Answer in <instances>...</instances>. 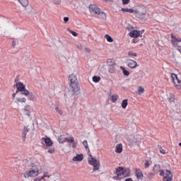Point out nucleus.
<instances>
[{
    "instance_id": "1",
    "label": "nucleus",
    "mask_w": 181,
    "mask_h": 181,
    "mask_svg": "<svg viewBox=\"0 0 181 181\" xmlns=\"http://www.w3.org/2000/svg\"><path fill=\"white\" fill-rule=\"evenodd\" d=\"M89 11L92 16H98L99 18L105 21L107 19V14L101 11V8H98L95 4H90L89 6Z\"/></svg>"
},
{
    "instance_id": "2",
    "label": "nucleus",
    "mask_w": 181,
    "mask_h": 181,
    "mask_svg": "<svg viewBox=\"0 0 181 181\" xmlns=\"http://www.w3.org/2000/svg\"><path fill=\"white\" fill-rule=\"evenodd\" d=\"M69 87L72 90L73 93L75 94H78L80 93V85L78 84V79L77 76L72 74L69 76Z\"/></svg>"
},
{
    "instance_id": "3",
    "label": "nucleus",
    "mask_w": 181,
    "mask_h": 181,
    "mask_svg": "<svg viewBox=\"0 0 181 181\" xmlns=\"http://www.w3.org/2000/svg\"><path fill=\"white\" fill-rule=\"evenodd\" d=\"M40 170H42L40 165H33V168L24 173L23 176L25 179H28V177H36V176L40 175Z\"/></svg>"
},
{
    "instance_id": "4",
    "label": "nucleus",
    "mask_w": 181,
    "mask_h": 181,
    "mask_svg": "<svg viewBox=\"0 0 181 181\" xmlns=\"http://www.w3.org/2000/svg\"><path fill=\"white\" fill-rule=\"evenodd\" d=\"M16 87H17V91L16 93H19V91L21 92V94H22L23 95H29V94H30L29 93V90H26L25 88V84H23L22 82H18L16 83Z\"/></svg>"
},
{
    "instance_id": "5",
    "label": "nucleus",
    "mask_w": 181,
    "mask_h": 181,
    "mask_svg": "<svg viewBox=\"0 0 181 181\" xmlns=\"http://www.w3.org/2000/svg\"><path fill=\"white\" fill-rule=\"evenodd\" d=\"M88 163L89 165L93 166V172H97V170H100V165L99 160L90 157V158H88Z\"/></svg>"
},
{
    "instance_id": "6",
    "label": "nucleus",
    "mask_w": 181,
    "mask_h": 181,
    "mask_svg": "<svg viewBox=\"0 0 181 181\" xmlns=\"http://www.w3.org/2000/svg\"><path fill=\"white\" fill-rule=\"evenodd\" d=\"M172 81L174 84V87L177 90H181V80L179 79L176 74H171Z\"/></svg>"
},
{
    "instance_id": "7",
    "label": "nucleus",
    "mask_w": 181,
    "mask_h": 181,
    "mask_svg": "<svg viewBox=\"0 0 181 181\" xmlns=\"http://www.w3.org/2000/svg\"><path fill=\"white\" fill-rule=\"evenodd\" d=\"M116 174L117 177H115L114 179H122V177L128 176V174H127V170H124L122 167L117 168Z\"/></svg>"
},
{
    "instance_id": "8",
    "label": "nucleus",
    "mask_w": 181,
    "mask_h": 181,
    "mask_svg": "<svg viewBox=\"0 0 181 181\" xmlns=\"http://www.w3.org/2000/svg\"><path fill=\"white\" fill-rule=\"evenodd\" d=\"M160 175L164 176V181H172V180L173 179V175L172 174V172H170V170H167L165 171V173L164 170H160Z\"/></svg>"
},
{
    "instance_id": "9",
    "label": "nucleus",
    "mask_w": 181,
    "mask_h": 181,
    "mask_svg": "<svg viewBox=\"0 0 181 181\" xmlns=\"http://www.w3.org/2000/svg\"><path fill=\"white\" fill-rule=\"evenodd\" d=\"M64 142H69V144H72V148L77 147V143L74 141V137L73 136L69 138H64V141H62V138L59 139V144H64Z\"/></svg>"
},
{
    "instance_id": "10",
    "label": "nucleus",
    "mask_w": 181,
    "mask_h": 181,
    "mask_svg": "<svg viewBox=\"0 0 181 181\" xmlns=\"http://www.w3.org/2000/svg\"><path fill=\"white\" fill-rule=\"evenodd\" d=\"M136 18L139 19H145V16L146 15V12H142L141 10H135L134 12Z\"/></svg>"
},
{
    "instance_id": "11",
    "label": "nucleus",
    "mask_w": 181,
    "mask_h": 181,
    "mask_svg": "<svg viewBox=\"0 0 181 181\" xmlns=\"http://www.w3.org/2000/svg\"><path fill=\"white\" fill-rule=\"evenodd\" d=\"M21 112H23V114L24 115H27L28 117H30V114H31V110H30V105H26L24 108H23L21 110Z\"/></svg>"
},
{
    "instance_id": "12",
    "label": "nucleus",
    "mask_w": 181,
    "mask_h": 181,
    "mask_svg": "<svg viewBox=\"0 0 181 181\" xmlns=\"http://www.w3.org/2000/svg\"><path fill=\"white\" fill-rule=\"evenodd\" d=\"M107 64L108 67H112V69L117 67V64L115 63V59H107Z\"/></svg>"
},
{
    "instance_id": "13",
    "label": "nucleus",
    "mask_w": 181,
    "mask_h": 181,
    "mask_svg": "<svg viewBox=\"0 0 181 181\" xmlns=\"http://www.w3.org/2000/svg\"><path fill=\"white\" fill-rule=\"evenodd\" d=\"M84 159V156L83 154H76V156H74L72 158V160L74 162H81Z\"/></svg>"
},
{
    "instance_id": "14",
    "label": "nucleus",
    "mask_w": 181,
    "mask_h": 181,
    "mask_svg": "<svg viewBox=\"0 0 181 181\" xmlns=\"http://www.w3.org/2000/svg\"><path fill=\"white\" fill-rule=\"evenodd\" d=\"M128 67L130 69H135V67H137L138 64H136V62L134 60H129L127 64Z\"/></svg>"
},
{
    "instance_id": "15",
    "label": "nucleus",
    "mask_w": 181,
    "mask_h": 181,
    "mask_svg": "<svg viewBox=\"0 0 181 181\" xmlns=\"http://www.w3.org/2000/svg\"><path fill=\"white\" fill-rule=\"evenodd\" d=\"M42 141L45 142V145H47V146H52V145H53V141H52V139H50V138H42Z\"/></svg>"
},
{
    "instance_id": "16",
    "label": "nucleus",
    "mask_w": 181,
    "mask_h": 181,
    "mask_svg": "<svg viewBox=\"0 0 181 181\" xmlns=\"http://www.w3.org/2000/svg\"><path fill=\"white\" fill-rule=\"evenodd\" d=\"M139 35H140L139 32L135 30H134L129 33V36H131V37L136 38V37H139Z\"/></svg>"
},
{
    "instance_id": "17",
    "label": "nucleus",
    "mask_w": 181,
    "mask_h": 181,
    "mask_svg": "<svg viewBox=\"0 0 181 181\" xmlns=\"http://www.w3.org/2000/svg\"><path fill=\"white\" fill-rule=\"evenodd\" d=\"M172 38H173L172 43L173 45H175V46H177V45H179V42H181L180 38H176V37H174L173 36L172 37Z\"/></svg>"
},
{
    "instance_id": "18",
    "label": "nucleus",
    "mask_w": 181,
    "mask_h": 181,
    "mask_svg": "<svg viewBox=\"0 0 181 181\" xmlns=\"http://www.w3.org/2000/svg\"><path fill=\"white\" fill-rule=\"evenodd\" d=\"M115 152L116 153H121V152H122V144L117 145Z\"/></svg>"
},
{
    "instance_id": "19",
    "label": "nucleus",
    "mask_w": 181,
    "mask_h": 181,
    "mask_svg": "<svg viewBox=\"0 0 181 181\" xmlns=\"http://www.w3.org/2000/svg\"><path fill=\"white\" fill-rule=\"evenodd\" d=\"M136 176L137 179H142L144 177V174L141 170H136Z\"/></svg>"
},
{
    "instance_id": "20",
    "label": "nucleus",
    "mask_w": 181,
    "mask_h": 181,
    "mask_svg": "<svg viewBox=\"0 0 181 181\" xmlns=\"http://www.w3.org/2000/svg\"><path fill=\"white\" fill-rule=\"evenodd\" d=\"M18 2L22 5V6H24L26 8L28 5H29V1L28 0H18Z\"/></svg>"
},
{
    "instance_id": "21",
    "label": "nucleus",
    "mask_w": 181,
    "mask_h": 181,
    "mask_svg": "<svg viewBox=\"0 0 181 181\" xmlns=\"http://www.w3.org/2000/svg\"><path fill=\"white\" fill-rule=\"evenodd\" d=\"M121 11L122 12H127L129 13H134V12H135V10H134V8H122L121 9Z\"/></svg>"
},
{
    "instance_id": "22",
    "label": "nucleus",
    "mask_w": 181,
    "mask_h": 181,
    "mask_svg": "<svg viewBox=\"0 0 181 181\" xmlns=\"http://www.w3.org/2000/svg\"><path fill=\"white\" fill-rule=\"evenodd\" d=\"M168 103H170V104H173V103H175V101H176V99L175 98V96L173 95H170L168 98Z\"/></svg>"
},
{
    "instance_id": "23",
    "label": "nucleus",
    "mask_w": 181,
    "mask_h": 181,
    "mask_svg": "<svg viewBox=\"0 0 181 181\" xmlns=\"http://www.w3.org/2000/svg\"><path fill=\"white\" fill-rule=\"evenodd\" d=\"M154 173H158L160 171V165L159 164H156L153 168Z\"/></svg>"
},
{
    "instance_id": "24",
    "label": "nucleus",
    "mask_w": 181,
    "mask_h": 181,
    "mask_svg": "<svg viewBox=\"0 0 181 181\" xmlns=\"http://www.w3.org/2000/svg\"><path fill=\"white\" fill-rule=\"evenodd\" d=\"M54 110L57 114H59V115H63V110H62V109H60L59 106H55Z\"/></svg>"
},
{
    "instance_id": "25",
    "label": "nucleus",
    "mask_w": 181,
    "mask_h": 181,
    "mask_svg": "<svg viewBox=\"0 0 181 181\" xmlns=\"http://www.w3.org/2000/svg\"><path fill=\"white\" fill-rule=\"evenodd\" d=\"M105 37L107 40V42H110V43H112V42H114V39H112V37L108 34L105 35Z\"/></svg>"
},
{
    "instance_id": "26",
    "label": "nucleus",
    "mask_w": 181,
    "mask_h": 181,
    "mask_svg": "<svg viewBox=\"0 0 181 181\" xmlns=\"http://www.w3.org/2000/svg\"><path fill=\"white\" fill-rule=\"evenodd\" d=\"M128 105V100L124 99L122 103V107L125 110L127 108V106Z\"/></svg>"
},
{
    "instance_id": "27",
    "label": "nucleus",
    "mask_w": 181,
    "mask_h": 181,
    "mask_svg": "<svg viewBox=\"0 0 181 181\" xmlns=\"http://www.w3.org/2000/svg\"><path fill=\"white\" fill-rule=\"evenodd\" d=\"M138 91H139V95H142V94L145 93V88H144L142 86H139Z\"/></svg>"
},
{
    "instance_id": "28",
    "label": "nucleus",
    "mask_w": 181,
    "mask_h": 181,
    "mask_svg": "<svg viewBox=\"0 0 181 181\" xmlns=\"http://www.w3.org/2000/svg\"><path fill=\"white\" fill-rule=\"evenodd\" d=\"M92 80L94 83H98L100 80H101V78L100 76H95L92 78Z\"/></svg>"
},
{
    "instance_id": "29",
    "label": "nucleus",
    "mask_w": 181,
    "mask_h": 181,
    "mask_svg": "<svg viewBox=\"0 0 181 181\" xmlns=\"http://www.w3.org/2000/svg\"><path fill=\"white\" fill-rule=\"evenodd\" d=\"M16 101H18V103H26V98H17Z\"/></svg>"
},
{
    "instance_id": "30",
    "label": "nucleus",
    "mask_w": 181,
    "mask_h": 181,
    "mask_svg": "<svg viewBox=\"0 0 181 181\" xmlns=\"http://www.w3.org/2000/svg\"><path fill=\"white\" fill-rule=\"evenodd\" d=\"M119 97V96H118V95H112V101L113 103H116V101H117Z\"/></svg>"
},
{
    "instance_id": "31",
    "label": "nucleus",
    "mask_w": 181,
    "mask_h": 181,
    "mask_svg": "<svg viewBox=\"0 0 181 181\" xmlns=\"http://www.w3.org/2000/svg\"><path fill=\"white\" fill-rule=\"evenodd\" d=\"M29 132V128L28 127H24L23 130V135L25 137L26 134Z\"/></svg>"
},
{
    "instance_id": "32",
    "label": "nucleus",
    "mask_w": 181,
    "mask_h": 181,
    "mask_svg": "<svg viewBox=\"0 0 181 181\" xmlns=\"http://www.w3.org/2000/svg\"><path fill=\"white\" fill-rule=\"evenodd\" d=\"M68 32H69V33H71V35H73V36H74L75 37H77V33L71 30L70 28H67Z\"/></svg>"
},
{
    "instance_id": "33",
    "label": "nucleus",
    "mask_w": 181,
    "mask_h": 181,
    "mask_svg": "<svg viewBox=\"0 0 181 181\" xmlns=\"http://www.w3.org/2000/svg\"><path fill=\"white\" fill-rule=\"evenodd\" d=\"M122 73L124 76H129V71H127L125 69H122Z\"/></svg>"
},
{
    "instance_id": "34",
    "label": "nucleus",
    "mask_w": 181,
    "mask_h": 181,
    "mask_svg": "<svg viewBox=\"0 0 181 181\" xmlns=\"http://www.w3.org/2000/svg\"><path fill=\"white\" fill-rule=\"evenodd\" d=\"M76 47H77V49H78V50H83L84 49V47H83V45H76Z\"/></svg>"
},
{
    "instance_id": "35",
    "label": "nucleus",
    "mask_w": 181,
    "mask_h": 181,
    "mask_svg": "<svg viewBox=\"0 0 181 181\" xmlns=\"http://www.w3.org/2000/svg\"><path fill=\"white\" fill-rule=\"evenodd\" d=\"M83 145L85 148H88V142L87 141V140L83 141Z\"/></svg>"
},
{
    "instance_id": "36",
    "label": "nucleus",
    "mask_w": 181,
    "mask_h": 181,
    "mask_svg": "<svg viewBox=\"0 0 181 181\" xmlns=\"http://www.w3.org/2000/svg\"><path fill=\"white\" fill-rule=\"evenodd\" d=\"M45 177H50L49 173H44V175L41 177V179H45Z\"/></svg>"
},
{
    "instance_id": "37",
    "label": "nucleus",
    "mask_w": 181,
    "mask_h": 181,
    "mask_svg": "<svg viewBox=\"0 0 181 181\" xmlns=\"http://www.w3.org/2000/svg\"><path fill=\"white\" fill-rule=\"evenodd\" d=\"M150 165H151V161L146 160L145 164H144V166H145V168H149Z\"/></svg>"
},
{
    "instance_id": "38",
    "label": "nucleus",
    "mask_w": 181,
    "mask_h": 181,
    "mask_svg": "<svg viewBox=\"0 0 181 181\" xmlns=\"http://www.w3.org/2000/svg\"><path fill=\"white\" fill-rule=\"evenodd\" d=\"M131 0H122L123 5H128Z\"/></svg>"
},
{
    "instance_id": "39",
    "label": "nucleus",
    "mask_w": 181,
    "mask_h": 181,
    "mask_svg": "<svg viewBox=\"0 0 181 181\" xmlns=\"http://www.w3.org/2000/svg\"><path fill=\"white\" fill-rule=\"evenodd\" d=\"M52 1L56 5H59V4H60V2H62V0H52Z\"/></svg>"
},
{
    "instance_id": "40",
    "label": "nucleus",
    "mask_w": 181,
    "mask_h": 181,
    "mask_svg": "<svg viewBox=\"0 0 181 181\" xmlns=\"http://www.w3.org/2000/svg\"><path fill=\"white\" fill-rule=\"evenodd\" d=\"M129 56H134L135 57L136 56V53H134L133 52H129L128 53Z\"/></svg>"
},
{
    "instance_id": "41",
    "label": "nucleus",
    "mask_w": 181,
    "mask_h": 181,
    "mask_svg": "<svg viewBox=\"0 0 181 181\" xmlns=\"http://www.w3.org/2000/svg\"><path fill=\"white\" fill-rule=\"evenodd\" d=\"M48 153H54V148H49L48 150Z\"/></svg>"
},
{
    "instance_id": "42",
    "label": "nucleus",
    "mask_w": 181,
    "mask_h": 181,
    "mask_svg": "<svg viewBox=\"0 0 181 181\" xmlns=\"http://www.w3.org/2000/svg\"><path fill=\"white\" fill-rule=\"evenodd\" d=\"M160 153H162L163 155H166V151H165L164 149H163L162 148H160Z\"/></svg>"
},
{
    "instance_id": "43",
    "label": "nucleus",
    "mask_w": 181,
    "mask_h": 181,
    "mask_svg": "<svg viewBox=\"0 0 181 181\" xmlns=\"http://www.w3.org/2000/svg\"><path fill=\"white\" fill-rule=\"evenodd\" d=\"M64 22L65 23H67L69 22V17H64Z\"/></svg>"
},
{
    "instance_id": "44",
    "label": "nucleus",
    "mask_w": 181,
    "mask_h": 181,
    "mask_svg": "<svg viewBox=\"0 0 181 181\" xmlns=\"http://www.w3.org/2000/svg\"><path fill=\"white\" fill-rule=\"evenodd\" d=\"M126 28L130 31L132 30V29H134V28L132 25H128Z\"/></svg>"
},
{
    "instance_id": "45",
    "label": "nucleus",
    "mask_w": 181,
    "mask_h": 181,
    "mask_svg": "<svg viewBox=\"0 0 181 181\" xmlns=\"http://www.w3.org/2000/svg\"><path fill=\"white\" fill-rule=\"evenodd\" d=\"M83 50L86 52V53H90V49L83 47Z\"/></svg>"
},
{
    "instance_id": "46",
    "label": "nucleus",
    "mask_w": 181,
    "mask_h": 181,
    "mask_svg": "<svg viewBox=\"0 0 181 181\" xmlns=\"http://www.w3.org/2000/svg\"><path fill=\"white\" fill-rule=\"evenodd\" d=\"M133 43H138V39L136 38L133 39Z\"/></svg>"
},
{
    "instance_id": "47",
    "label": "nucleus",
    "mask_w": 181,
    "mask_h": 181,
    "mask_svg": "<svg viewBox=\"0 0 181 181\" xmlns=\"http://www.w3.org/2000/svg\"><path fill=\"white\" fill-rule=\"evenodd\" d=\"M40 180H43V179L42 178H35L34 181H40Z\"/></svg>"
},
{
    "instance_id": "48",
    "label": "nucleus",
    "mask_w": 181,
    "mask_h": 181,
    "mask_svg": "<svg viewBox=\"0 0 181 181\" xmlns=\"http://www.w3.org/2000/svg\"><path fill=\"white\" fill-rule=\"evenodd\" d=\"M12 46H13V47H15V46H16V42L13 41Z\"/></svg>"
},
{
    "instance_id": "49",
    "label": "nucleus",
    "mask_w": 181,
    "mask_h": 181,
    "mask_svg": "<svg viewBox=\"0 0 181 181\" xmlns=\"http://www.w3.org/2000/svg\"><path fill=\"white\" fill-rule=\"evenodd\" d=\"M105 2H114V0H104Z\"/></svg>"
},
{
    "instance_id": "50",
    "label": "nucleus",
    "mask_w": 181,
    "mask_h": 181,
    "mask_svg": "<svg viewBox=\"0 0 181 181\" xmlns=\"http://www.w3.org/2000/svg\"><path fill=\"white\" fill-rule=\"evenodd\" d=\"M124 181H132V178H127Z\"/></svg>"
},
{
    "instance_id": "51",
    "label": "nucleus",
    "mask_w": 181,
    "mask_h": 181,
    "mask_svg": "<svg viewBox=\"0 0 181 181\" xmlns=\"http://www.w3.org/2000/svg\"><path fill=\"white\" fill-rule=\"evenodd\" d=\"M60 138H61L62 141H64V139H63L62 136H60V137L59 138V140L60 139Z\"/></svg>"
},
{
    "instance_id": "52",
    "label": "nucleus",
    "mask_w": 181,
    "mask_h": 181,
    "mask_svg": "<svg viewBox=\"0 0 181 181\" xmlns=\"http://www.w3.org/2000/svg\"><path fill=\"white\" fill-rule=\"evenodd\" d=\"M15 97H16V93L13 94V98H15Z\"/></svg>"
},
{
    "instance_id": "53",
    "label": "nucleus",
    "mask_w": 181,
    "mask_h": 181,
    "mask_svg": "<svg viewBox=\"0 0 181 181\" xmlns=\"http://www.w3.org/2000/svg\"><path fill=\"white\" fill-rule=\"evenodd\" d=\"M178 52H181V48L178 49Z\"/></svg>"
},
{
    "instance_id": "54",
    "label": "nucleus",
    "mask_w": 181,
    "mask_h": 181,
    "mask_svg": "<svg viewBox=\"0 0 181 181\" xmlns=\"http://www.w3.org/2000/svg\"><path fill=\"white\" fill-rule=\"evenodd\" d=\"M111 70H112V69L109 70L110 73H112V71H111Z\"/></svg>"
},
{
    "instance_id": "55",
    "label": "nucleus",
    "mask_w": 181,
    "mask_h": 181,
    "mask_svg": "<svg viewBox=\"0 0 181 181\" xmlns=\"http://www.w3.org/2000/svg\"><path fill=\"white\" fill-rule=\"evenodd\" d=\"M120 69H125V67H124V66H120Z\"/></svg>"
},
{
    "instance_id": "56",
    "label": "nucleus",
    "mask_w": 181,
    "mask_h": 181,
    "mask_svg": "<svg viewBox=\"0 0 181 181\" xmlns=\"http://www.w3.org/2000/svg\"><path fill=\"white\" fill-rule=\"evenodd\" d=\"M179 146H181V143H179Z\"/></svg>"
}]
</instances>
